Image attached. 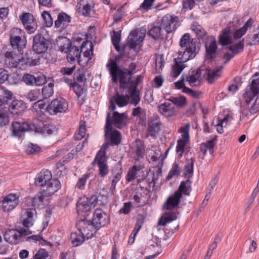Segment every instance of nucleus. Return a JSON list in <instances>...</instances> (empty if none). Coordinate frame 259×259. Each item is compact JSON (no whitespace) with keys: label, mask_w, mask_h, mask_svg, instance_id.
Instances as JSON below:
<instances>
[{"label":"nucleus","mask_w":259,"mask_h":259,"mask_svg":"<svg viewBox=\"0 0 259 259\" xmlns=\"http://www.w3.org/2000/svg\"><path fill=\"white\" fill-rule=\"evenodd\" d=\"M118 58L111 59L106 65L113 81L116 83L119 82L120 88L126 90L128 94L120 96L117 94L110 100L109 109L113 111L116 108V105L119 107L126 105L131 98V103L134 105H137L140 101V91L137 89V85L141 79V76L131 80V73L127 69L121 68L118 66Z\"/></svg>","instance_id":"obj_1"},{"label":"nucleus","mask_w":259,"mask_h":259,"mask_svg":"<svg viewBox=\"0 0 259 259\" xmlns=\"http://www.w3.org/2000/svg\"><path fill=\"white\" fill-rule=\"evenodd\" d=\"M254 21L251 19H248L244 25L240 29L237 30L233 33V39L230 35V31L229 28L224 29L222 35L220 37V42L223 46L229 44V52H226L224 58L229 61L234 55L242 52L244 47V38L242 36L246 32L251 28Z\"/></svg>","instance_id":"obj_2"},{"label":"nucleus","mask_w":259,"mask_h":259,"mask_svg":"<svg viewBox=\"0 0 259 259\" xmlns=\"http://www.w3.org/2000/svg\"><path fill=\"white\" fill-rule=\"evenodd\" d=\"M190 182L189 180L182 182L179 190L174 194L170 195L164 203L163 209L164 211V213L159 222L161 225L165 226L167 223L177 219L178 215L177 208L182 197V194H188L190 192Z\"/></svg>","instance_id":"obj_3"},{"label":"nucleus","mask_w":259,"mask_h":259,"mask_svg":"<svg viewBox=\"0 0 259 259\" xmlns=\"http://www.w3.org/2000/svg\"><path fill=\"white\" fill-rule=\"evenodd\" d=\"M259 73H256L251 78V82L245 90L244 98L248 111L243 109L242 114L246 116L255 114L259 111Z\"/></svg>","instance_id":"obj_4"},{"label":"nucleus","mask_w":259,"mask_h":259,"mask_svg":"<svg viewBox=\"0 0 259 259\" xmlns=\"http://www.w3.org/2000/svg\"><path fill=\"white\" fill-rule=\"evenodd\" d=\"M107 200L106 196H92L90 198H81L76 204V208L79 214H85L93 209L98 203L99 205H104Z\"/></svg>","instance_id":"obj_5"},{"label":"nucleus","mask_w":259,"mask_h":259,"mask_svg":"<svg viewBox=\"0 0 259 259\" xmlns=\"http://www.w3.org/2000/svg\"><path fill=\"white\" fill-rule=\"evenodd\" d=\"M72 39L76 45L81 43L80 51L83 53L85 60L83 62L79 60V64L84 66L92 59L93 54V45L91 41L87 40V35L82 33L74 34Z\"/></svg>","instance_id":"obj_6"},{"label":"nucleus","mask_w":259,"mask_h":259,"mask_svg":"<svg viewBox=\"0 0 259 259\" xmlns=\"http://www.w3.org/2000/svg\"><path fill=\"white\" fill-rule=\"evenodd\" d=\"M199 50V44L197 43L196 40L193 39L188 44V47L181 48L178 53L177 59L180 63H185L193 59L198 53Z\"/></svg>","instance_id":"obj_7"},{"label":"nucleus","mask_w":259,"mask_h":259,"mask_svg":"<svg viewBox=\"0 0 259 259\" xmlns=\"http://www.w3.org/2000/svg\"><path fill=\"white\" fill-rule=\"evenodd\" d=\"M10 98L0 95V107L7 108L9 107V111L13 114H20L26 109L25 104L21 100H14L10 105H9Z\"/></svg>","instance_id":"obj_8"},{"label":"nucleus","mask_w":259,"mask_h":259,"mask_svg":"<svg viewBox=\"0 0 259 259\" xmlns=\"http://www.w3.org/2000/svg\"><path fill=\"white\" fill-rule=\"evenodd\" d=\"M10 42L14 49L21 50L24 48L27 42L25 32L18 28L13 29L10 33Z\"/></svg>","instance_id":"obj_9"},{"label":"nucleus","mask_w":259,"mask_h":259,"mask_svg":"<svg viewBox=\"0 0 259 259\" xmlns=\"http://www.w3.org/2000/svg\"><path fill=\"white\" fill-rule=\"evenodd\" d=\"M78 231H80L82 235L84 236L86 239L92 238L96 233L98 229L94 223L87 220L78 221L76 224Z\"/></svg>","instance_id":"obj_10"},{"label":"nucleus","mask_w":259,"mask_h":259,"mask_svg":"<svg viewBox=\"0 0 259 259\" xmlns=\"http://www.w3.org/2000/svg\"><path fill=\"white\" fill-rule=\"evenodd\" d=\"M107 147V144H103L97 153L95 159V162L97 163L99 167V175L101 177H104L109 172L105 156L106 149Z\"/></svg>","instance_id":"obj_11"},{"label":"nucleus","mask_w":259,"mask_h":259,"mask_svg":"<svg viewBox=\"0 0 259 259\" xmlns=\"http://www.w3.org/2000/svg\"><path fill=\"white\" fill-rule=\"evenodd\" d=\"M71 18L65 13H60L58 15L57 19L55 21V26L57 31L62 34H68L69 32V24Z\"/></svg>","instance_id":"obj_12"},{"label":"nucleus","mask_w":259,"mask_h":259,"mask_svg":"<svg viewBox=\"0 0 259 259\" xmlns=\"http://www.w3.org/2000/svg\"><path fill=\"white\" fill-rule=\"evenodd\" d=\"M30 234V232L28 229H8L5 233L4 238L9 243L16 244L20 242L22 237Z\"/></svg>","instance_id":"obj_13"},{"label":"nucleus","mask_w":259,"mask_h":259,"mask_svg":"<svg viewBox=\"0 0 259 259\" xmlns=\"http://www.w3.org/2000/svg\"><path fill=\"white\" fill-rule=\"evenodd\" d=\"M110 114L108 113L105 131L106 138L110 141L112 145H117L121 141V134L119 132L113 129L110 122Z\"/></svg>","instance_id":"obj_14"},{"label":"nucleus","mask_w":259,"mask_h":259,"mask_svg":"<svg viewBox=\"0 0 259 259\" xmlns=\"http://www.w3.org/2000/svg\"><path fill=\"white\" fill-rule=\"evenodd\" d=\"M19 196L16 193H10L4 196L1 202L2 210L7 212L12 211L18 205Z\"/></svg>","instance_id":"obj_15"},{"label":"nucleus","mask_w":259,"mask_h":259,"mask_svg":"<svg viewBox=\"0 0 259 259\" xmlns=\"http://www.w3.org/2000/svg\"><path fill=\"white\" fill-rule=\"evenodd\" d=\"M23 81L29 86H40L47 82L46 76L41 72L34 74H25L23 77Z\"/></svg>","instance_id":"obj_16"},{"label":"nucleus","mask_w":259,"mask_h":259,"mask_svg":"<svg viewBox=\"0 0 259 259\" xmlns=\"http://www.w3.org/2000/svg\"><path fill=\"white\" fill-rule=\"evenodd\" d=\"M67 101L63 99H55L52 101L47 106V109L51 114H56L58 113H62L66 111L68 109Z\"/></svg>","instance_id":"obj_17"},{"label":"nucleus","mask_w":259,"mask_h":259,"mask_svg":"<svg viewBox=\"0 0 259 259\" xmlns=\"http://www.w3.org/2000/svg\"><path fill=\"white\" fill-rule=\"evenodd\" d=\"M23 25L29 33H34L37 28L36 20L30 13L23 12L20 16Z\"/></svg>","instance_id":"obj_18"},{"label":"nucleus","mask_w":259,"mask_h":259,"mask_svg":"<svg viewBox=\"0 0 259 259\" xmlns=\"http://www.w3.org/2000/svg\"><path fill=\"white\" fill-rule=\"evenodd\" d=\"M36 211L35 209L27 208L22 210L20 217V221L23 225L26 228H30L33 226L36 218Z\"/></svg>","instance_id":"obj_19"},{"label":"nucleus","mask_w":259,"mask_h":259,"mask_svg":"<svg viewBox=\"0 0 259 259\" xmlns=\"http://www.w3.org/2000/svg\"><path fill=\"white\" fill-rule=\"evenodd\" d=\"M178 18L174 15L167 14L163 17L161 27L167 33H171L177 28Z\"/></svg>","instance_id":"obj_20"},{"label":"nucleus","mask_w":259,"mask_h":259,"mask_svg":"<svg viewBox=\"0 0 259 259\" xmlns=\"http://www.w3.org/2000/svg\"><path fill=\"white\" fill-rule=\"evenodd\" d=\"M23 60V57L13 52H7L3 60L4 65L8 68H16Z\"/></svg>","instance_id":"obj_21"},{"label":"nucleus","mask_w":259,"mask_h":259,"mask_svg":"<svg viewBox=\"0 0 259 259\" xmlns=\"http://www.w3.org/2000/svg\"><path fill=\"white\" fill-rule=\"evenodd\" d=\"M33 124H30L26 122L15 121L12 124L13 135L21 137L27 131H33Z\"/></svg>","instance_id":"obj_22"},{"label":"nucleus","mask_w":259,"mask_h":259,"mask_svg":"<svg viewBox=\"0 0 259 259\" xmlns=\"http://www.w3.org/2000/svg\"><path fill=\"white\" fill-rule=\"evenodd\" d=\"M109 221L107 213L101 209H96L94 213L92 222L99 229L107 225Z\"/></svg>","instance_id":"obj_23"},{"label":"nucleus","mask_w":259,"mask_h":259,"mask_svg":"<svg viewBox=\"0 0 259 259\" xmlns=\"http://www.w3.org/2000/svg\"><path fill=\"white\" fill-rule=\"evenodd\" d=\"M161 252L160 246L157 243H154L149 246H146L141 249V253L145 255L144 259L154 258Z\"/></svg>","instance_id":"obj_24"},{"label":"nucleus","mask_w":259,"mask_h":259,"mask_svg":"<svg viewBox=\"0 0 259 259\" xmlns=\"http://www.w3.org/2000/svg\"><path fill=\"white\" fill-rule=\"evenodd\" d=\"M48 48V42L44 36L36 35L34 37L33 44L34 52L37 54H42L47 51Z\"/></svg>","instance_id":"obj_25"},{"label":"nucleus","mask_w":259,"mask_h":259,"mask_svg":"<svg viewBox=\"0 0 259 259\" xmlns=\"http://www.w3.org/2000/svg\"><path fill=\"white\" fill-rule=\"evenodd\" d=\"M145 33L141 30H134L129 34L127 38V44L131 46H136L141 48V44L145 37Z\"/></svg>","instance_id":"obj_26"},{"label":"nucleus","mask_w":259,"mask_h":259,"mask_svg":"<svg viewBox=\"0 0 259 259\" xmlns=\"http://www.w3.org/2000/svg\"><path fill=\"white\" fill-rule=\"evenodd\" d=\"M201 74V71L199 69L192 70L185 78V81L188 82L191 87H199L202 82Z\"/></svg>","instance_id":"obj_27"},{"label":"nucleus","mask_w":259,"mask_h":259,"mask_svg":"<svg viewBox=\"0 0 259 259\" xmlns=\"http://www.w3.org/2000/svg\"><path fill=\"white\" fill-rule=\"evenodd\" d=\"M145 147L143 143L140 140H136L133 144L131 155L136 160H139L143 158Z\"/></svg>","instance_id":"obj_28"},{"label":"nucleus","mask_w":259,"mask_h":259,"mask_svg":"<svg viewBox=\"0 0 259 259\" xmlns=\"http://www.w3.org/2000/svg\"><path fill=\"white\" fill-rule=\"evenodd\" d=\"M158 110L162 115L166 117H172L177 113L175 105L169 102H165L159 105Z\"/></svg>","instance_id":"obj_29"},{"label":"nucleus","mask_w":259,"mask_h":259,"mask_svg":"<svg viewBox=\"0 0 259 259\" xmlns=\"http://www.w3.org/2000/svg\"><path fill=\"white\" fill-rule=\"evenodd\" d=\"M206 48V58L205 62L207 60H210L213 58L215 55L217 50V46L215 38L210 36L208 38V40L205 44Z\"/></svg>","instance_id":"obj_30"},{"label":"nucleus","mask_w":259,"mask_h":259,"mask_svg":"<svg viewBox=\"0 0 259 259\" xmlns=\"http://www.w3.org/2000/svg\"><path fill=\"white\" fill-rule=\"evenodd\" d=\"M52 177V174L50 170H42L35 178V185L38 186H45L51 180Z\"/></svg>","instance_id":"obj_31"},{"label":"nucleus","mask_w":259,"mask_h":259,"mask_svg":"<svg viewBox=\"0 0 259 259\" xmlns=\"http://www.w3.org/2000/svg\"><path fill=\"white\" fill-rule=\"evenodd\" d=\"M81 52L78 49V47L76 46H71L69 48V51L67 55V58L68 61L70 63H72L75 60H77L79 63V61L81 60L82 62H83L85 60V58L83 55V58H82L80 53Z\"/></svg>","instance_id":"obj_32"},{"label":"nucleus","mask_w":259,"mask_h":259,"mask_svg":"<svg viewBox=\"0 0 259 259\" xmlns=\"http://www.w3.org/2000/svg\"><path fill=\"white\" fill-rule=\"evenodd\" d=\"M46 189H44V193L46 195L51 196L57 192L61 188V184L57 179H52L45 186Z\"/></svg>","instance_id":"obj_33"},{"label":"nucleus","mask_w":259,"mask_h":259,"mask_svg":"<svg viewBox=\"0 0 259 259\" xmlns=\"http://www.w3.org/2000/svg\"><path fill=\"white\" fill-rule=\"evenodd\" d=\"M160 121L157 119H150L148 121L147 135L155 137L159 133L160 129Z\"/></svg>","instance_id":"obj_34"},{"label":"nucleus","mask_w":259,"mask_h":259,"mask_svg":"<svg viewBox=\"0 0 259 259\" xmlns=\"http://www.w3.org/2000/svg\"><path fill=\"white\" fill-rule=\"evenodd\" d=\"M109 113L111 114L110 112ZM126 119V116L124 113L119 114L118 112L115 111L113 114V120L111 121L110 119V122L112 125L121 128L125 124Z\"/></svg>","instance_id":"obj_35"},{"label":"nucleus","mask_w":259,"mask_h":259,"mask_svg":"<svg viewBox=\"0 0 259 259\" xmlns=\"http://www.w3.org/2000/svg\"><path fill=\"white\" fill-rule=\"evenodd\" d=\"M223 68L222 65L216 67L215 69L207 68L206 73L207 74V79L209 83H213L221 75V70Z\"/></svg>","instance_id":"obj_36"},{"label":"nucleus","mask_w":259,"mask_h":259,"mask_svg":"<svg viewBox=\"0 0 259 259\" xmlns=\"http://www.w3.org/2000/svg\"><path fill=\"white\" fill-rule=\"evenodd\" d=\"M92 3V0H80L76 5L78 13L84 16H88Z\"/></svg>","instance_id":"obj_37"},{"label":"nucleus","mask_w":259,"mask_h":259,"mask_svg":"<svg viewBox=\"0 0 259 259\" xmlns=\"http://www.w3.org/2000/svg\"><path fill=\"white\" fill-rule=\"evenodd\" d=\"M56 45L58 49L61 52L67 53L68 52L69 48L72 46V44L69 39L66 37L60 36L56 40Z\"/></svg>","instance_id":"obj_38"},{"label":"nucleus","mask_w":259,"mask_h":259,"mask_svg":"<svg viewBox=\"0 0 259 259\" xmlns=\"http://www.w3.org/2000/svg\"><path fill=\"white\" fill-rule=\"evenodd\" d=\"M55 127L50 124H45L42 122H40L39 124H33V131L36 133L46 134L48 135L52 134L55 131Z\"/></svg>","instance_id":"obj_39"},{"label":"nucleus","mask_w":259,"mask_h":259,"mask_svg":"<svg viewBox=\"0 0 259 259\" xmlns=\"http://www.w3.org/2000/svg\"><path fill=\"white\" fill-rule=\"evenodd\" d=\"M233 120V117L231 115L228 114L223 119L217 120V123L215 125L216 130L220 134H222L224 132V128L231 123Z\"/></svg>","instance_id":"obj_40"},{"label":"nucleus","mask_w":259,"mask_h":259,"mask_svg":"<svg viewBox=\"0 0 259 259\" xmlns=\"http://www.w3.org/2000/svg\"><path fill=\"white\" fill-rule=\"evenodd\" d=\"M71 243L73 246L80 245L86 239L80 231L72 232L70 235Z\"/></svg>","instance_id":"obj_41"},{"label":"nucleus","mask_w":259,"mask_h":259,"mask_svg":"<svg viewBox=\"0 0 259 259\" xmlns=\"http://www.w3.org/2000/svg\"><path fill=\"white\" fill-rule=\"evenodd\" d=\"M45 193L39 192L36 194L32 199V205L33 207L42 208L45 205Z\"/></svg>","instance_id":"obj_42"},{"label":"nucleus","mask_w":259,"mask_h":259,"mask_svg":"<svg viewBox=\"0 0 259 259\" xmlns=\"http://www.w3.org/2000/svg\"><path fill=\"white\" fill-rule=\"evenodd\" d=\"M184 80H185V78L183 77L181 80L176 82L175 83V87L178 89H182L183 93L189 94L192 97H196V93L191 89L185 87Z\"/></svg>","instance_id":"obj_43"},{"label":"nucleus","mask_w":259,"mask_h":259,"mask_svg":"<svg viewBox=\"0 0 259 259\" xmlns=\"http://www.w3.org/2000/svg\"><path fill=\"white\" fill-rule=\"evenodd\" d=\"M194 161L195 160L191 158L187 160L184 166V174L188 179L190 178L193 175Z\"/></svg>","instance_id":"obj_44"},{"label":"nucleus","mask_w":259,"mask_h":259,"mask_svg":"<svg viewBox=\"0 0 259 259\" xmlns=\"http://www.w3.org/2000/svg\"><path fill=\"white\" fill-rule=\"evenodd\" d=\"M174 60L175 63L172 66L171 75L172 77L176 78L180 75L185 66L183 64V63H180L177 58H175Z\"/></svg>","instance_id":"obj_45"},{"label":"nucleus","mask_w":259,"mask_h":259,"mask_svg":"<svg viewBox=\"0 0 259 259\" xmlns=\"http://www.w3.org/2000/svg\"><path fill=\"white\" fill-rule=\"evenodd\" d=\"M215 143L214 140L207 141L206 142L201 144L200 147V151L204 155L207 150L209 151L210 154L213 153V147Z\"/></svg>","instance_id":"obj_46"},{"label":"nucleus","mask_w":259,"mask_h":259,"mask_svg":"<svg viewBox=\"0 0 259 259\" xmlns=\"http://www.w3.org/2000/svg\"><path fill=\"white\" fill-rule=\"evenodd\" d=\"M189 141L178 139L176 146V152L179 158L182 157L183 154L186 149Z\"/></svg>","instance_id":"obj_47"},{"label":"nucleus","mask_w":259,"mask_h":259,"mask_svg":"<svg viewBox=\"0 0 259 259\" xmlns=\"http://www.w3.org/2000/svg\"><path fill=\"white\" fill-rule=\"evenodd\" d=\"M140 50V47H136V46H131V45L126 44L124 48V53L128 57L132 58L137 55Z\"/></svg>","instance_id":"obj_48"},{"label":"nucleus","mask_w":259,"mask_h":259,"mask_svg":"<svg viewBox=\"0 0 259 259\" xmlns=\"http://www.w3.org/2000/svg\"><path fill=\"white\" fill-rule=\"evenodd\" d=\"M190 126V124L189 123H187L180 128L179 132L181 134V135L179 137V139L190 141L189 134Z\"/></svg>","instance_id":"obj_49"},{"label":"nucleus","mask_w":259,"mask_h":259,"mask_svg":"<svg viewBox=\"0 0 259 259\" xmlns=\"http://www.w3.org/2000/svg\"><path fill=\"white\" fill-rule=\"evenodd\" d=\"M46 109H47V107H46V105L42 100H38L33 105V110L36 112L37 115L40 116L46 111Z\"/></svg>","instance_id":"obj_50"},{"label":"nucleus","mask_w":259,"mask_h":259,"mask_svg":"<svg viewBox=\"0 0 259 259\" xmlns=\"http://www.w3.org/2000/svg\"><path fill=\"white\" fill-rule=\"evenodd\" d=\"M54 86V83L50 82L42 89V94L45 98H49L53 95Z\"/></svg>","instance_id":"obj_51"},{"label":"nucleus","mask_w":259,"mask_h":259,"mask_svg":"<svg viewBox=\"0 0 259 259\" xmlns=\"http://www.w3.org/2000/svg\"><path fill=\"white\" fill-rule=\"evenodd\" d=\"M192 30L198 37L203 38L206 35V32L202 27L197 23H194L192 26Z\"/></svg>","instance_id":"obj_52"},{"label":"nucleus","mask_w":259,"mask_h":259,"mask_svg":"<svg viewBox=\"0 0 259 259\" xmlns=\"http://www.w3.org/2000/svg\"><path fill=\"white\" fill-rule=\"evenodd\" d=\"M86 133V128L84 122L81 121L78 130L76 131L74 135V139L76 140H81L85 136Z\"/></svg>","instance_id":"obj_53"},{"label":"nucleus","mask_w":259,"mask_h":259,"mask_svg":"<svg viewBox=\"0 0 259 259\" xmlns=\"http://www.w3.org/2000/svg\"><path fill=\"white\" fill-rule=\"evenodd\" d=\"M169 101L172 103V104L179 107H183L186 104V99L183 96H179L176 97H170L169 100Z\"/></svg>","instance_id":"obj_54"},{"label":"nucleus","mask_w":259,"mask_h":259,"mask_svg":"<svg viewBox=\"0 0 259 259\" xmlns=\"http://www.w3.org/2000/svg\"><path fill=\"white\" fill-rule=\"evenodd\" d=\"M90 173L85 174L78 179L76 185L77 189L79 190L84 189L87 180L90 177Z\"/></svg>","instance_id":"obj_55"},{"label":"nucleus","mask_w":259,"mask_h":259,"mask_svg":"<svg viewBox=\"0 0 259 259\" xmlns=\"http://www.w3.org/2000/svg\"><path fill=\"white\" fill-rule=\"evenodd\" d=\"M164 56L162 55H157L155 57V69L156 73H160L164 65Z\"/></svg>","instance_id":"obj_56"},{"label":"nucleus","mask_w":259,"mask_h":259,"mask_svg":"<svg viewBox=\"0 0 259 259\" xmlns=\"http://www.w3.org/2000/svg\"><path fill=\"white\" fill-rule=\"evenodd\" d=\"M89 76V73L84 71L83 69L78 70L74 74V77L79 82H84L87 79V76Z\"/></svg>","instance_id":"obj_57"},{"label":"nucleus","mask_w":259,"mask_h":259,"mask_svg":"<svg viewBox=\"0 0 259 259\" xmlns=\"http://www.w3.org/2000/svg\"><path fill=\"white\" fill-rule=\"evenodd\" d=\"M132 115L134 116L138 117L142 121H144L146 118L145 110L140 107L133 109Z\"/></svg>","instance_id":"obj_58"},{"label":"nucleus","mask_w":259,"mask_h":259,"mask_svg":"<svg viewBox=\"0 0 259 259\" xmlns=\"http://www.w3.org/2000/svg\"><path fill=\"white\" fill-rule=\"evenodd\" d=\"M248 44L254 45L259 42V36L257 33H252L249 32L248 38L247 39Z\"/></svg>","instance_id":"obj_59"},{"label":"nucleus","mask_w":259,"mask_h":259,"mask_svg":"<svg viewBox=\"0 0 259 259\" xmlns=\"http://www.w3.org/2000/svg\"><path fill=\"white\" fill-rule=\"evenodd\" d=\"M40 93L37 90H33L30 91L26 95V97L30 101H34L37 100L39 96Z\"/></svg>","instance_id":"obj_60"},{"label":"nucleus","mask_w":259,"mask_h":259,"mask_svg":"<svg viewBox=\"0 0 259 259\" xmlns=\"http://www.w3.org/2000/svg\"><path fill=\"white\" fill-rule=\"evenodd\" d=\"M27 241L34 243L38 242L42 245L45 244L46 242V241L40 235H34L29 236L27 238Z\"/></svg>","instance_id":"obj_61"},{"label":"nucleus","mask_w":259,"mask_h":259,"mask_svg":"<svg viewBox=\"0 0 259 259\" xmlns=\"http://www.w3.org/2000/svg\"><path fill=\"white\" fill-rule=\"evenodd\" d=\"M140 170L136 165H134L128 171L126 177V180L128 182L132 181L136 178L137 171Z\"/></svg>","instance_id":"obj_62"},{"label":"nucleus","mask_w":259,"mask_h":259,"mask_svg":"<svg viewBox=\"0 0 259 259\" xmlns=\"http://www.w3.org/2000/svg\"><path fill=\"white\" fill-rule=\"evenodd\" d=\"M40 151V148L37 145L29 144L26 147V152L28 154H33L39 152Z\"/></svg>","instance_id":"obj_63"},{"label":"nucleus","mask_w":259,"mask_h":259,"mask_svg":"<svg viewBox=\"0 0 259 259\" xmlns=\"http://www.w3.org/2000/svg\"><path fill=\"white\" fill-rule=\"evenodd\" d=\"M41 17L44 21V24L47 27H50L53 24V19L51 15L47 11H44L42 14Z\"/></svg>","instance_id":"obj_64"}]
</instances>
